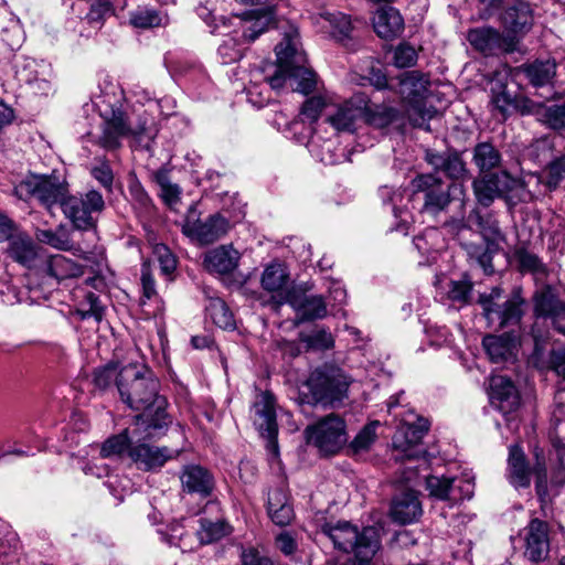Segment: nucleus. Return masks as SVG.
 I'll use <instances>...</instances> for the list:
<instances>
[{
    "label": "nucleus",
    "instance_id": "bf43d9fd",
    "mask_svg": "<svg viewBox=\"0 0 565 565\" xmlns=\"http://www.w3.org/2000/svg\"><path fill=\"white\" fill-rule=\"evenodd\" d=\"M417 58L416 50L408 43H401L394 50V65L399 68L415 65Z\"/></svg>",
    "mask_w": 565,
    "mask_h": 565
},
{
    "label": "nucleus",
    "instance_id": "6ab92c4d",
    "mask_svg": "<svg viewBox=\"0 0 565 565\" xmlns=\"http://www.w3.org/2000/svg\"><path fill=\"white\" fill-rule=\"evenodd\" d=\"M491 113L499 120H505L513 113L530 114L532 102L523 95H513L507 86L501 85L498 89H491Z\"/></svg>",
    "mask_w": 565,
    "mask_h": 565
},
{
    "label": "nucleus",
    "instance_id": "412c9836",
    "mask_svg": "<svg viewBox=\"0 0 565 565\" xmlns=\"http://www.w3.org/2000/svg\"><path fill=\"white\" fill-rule=\"evenodd\" d=\"M146 440H135L129 448V458L138 469L143 471L160 469L168 460L173 458V451L168 447L151 446Z\"/></svg>",
    "mask_w": 565,
    "mask_h": 565
},
{
    "label": "nucleus",
    "instance_id": "2eb2a0df",
    "mask_svg": "<svg viewBox=\"0 0 565 565\" xmlns=\"http://www.w3.org/2000/svg\"><path fill=\"white\" fill-rule=\"evenodd\" d=\"M565 181V154L551 160L542 173L531 174L526 181L529 193L539 199L555 191Z\"/></svg>",
    "mask_w": 565,
    "mask_h": 565
},
{
    "label": "nucleus",
    "instance_id": "f03ea898",
    "mask_svg": "<svg viewBox=\"0 0 565 565\" xmlns=\"http://www.w3.org/2000/svg\"><path fill=\"white\" fill-rule=\"evenodd\" d=\"M298 40V30L291 26L275 47L278 64L275 73L267 76L266 81L273 89H280L288 78L294 79L296 82L294 89L309 95L318 89V75L307 66V57L299 50Z\"/></svg>",
    "mask_w": 565,
    "mask_h": 565
},
{
    "label": "nucleus",
    "instance_id": "dca6fc26",
    "mask_svg": "<svg viewBox=\"0 0 565 565\" xmlns=\"http://www.w3.org/2000/svg\"><path fill=\"white\" fill-rule=\"evenodd\" d=\"M548 523L532 519L524 529V556L537 563L545 559L550 552Z\"/></svg>",
    "mask_w": 565,
    "mask_h": 565
},
{
    "label": "nucleus",
    "instance_id": "bb28decb",
    "mask_svg": "<svg viewBox=\"0 0 565 565\" xmlns=\"http://www.w3.org/2000/svg\"><path fill=\"white\" fill-rule=\"evenodd\" d=\"M482 345L492 362H505L515 356L518 337L511 332L488 334L482 339Z\"/></svg>",
    "mask_w": 565,
    "mask_h": 565
},
{
    "label": "nucleus",
    "instance_id": "6e6552de",
    "mask_svg": "<svg viewBox=\"0 0 565 565\" xmlns=\"http://www.w3.org/2000/svg\"><path fill=\"white\" fill-rule=\"evenodd\" d=\"M128 137L152 138V131L146 121L134 126L122 109L111 108L110 114L104 117L102 134L96 143L107 151H115L121 147L122 139Z\"/></svg>",
    "mask_w": 565,
    "mask_h": 565
},
{
    "label": "nucleus",
    "instance_id": "e433bc0d",
    "mask_svg": "<svg viewBox=\"0 0 565 565\" xmlns=\"http://www.w3.org/2000/svg\"><path fill=\"white\" fill-rule=\"evenodd\" d=\"M508 465L511 483L515 487H529L531 470L520 446H510Z\"/></svg>",
    "mask_w": 565,
    "mask_h": 565
},
{
    "label": "nucleus",
    "instance_id": "a18cd8bd",
    "mask_svg": "<svg viewBox=\"0 0 565 565\" xmlns=\"http://www.w3.org/2000/svg\"><path fill=\"white\" fill-rule=\"evenodd\" d=\"M163 18L160 11L148 7H138L129 13V22L137 29L160 26L163 24Z\"/></svg>",
    "mask_w": 565,
    "mask_h": 565
},
{
    "label": "nucleus",
    "instance_id": "4d7b16f0",
    "mask_svg": "<svg viewBox=\"0 0 565 565\" xmlns=\"http://www.w3.org/2000/svg\"><path fill=\"white\" fill-rule=\"evenodd\" d=\"M82 309L79 313L83 319L95 318L96 321H100L104 316V306L100 303L99 297L94 292H87L84 301L81 303Z\"/></svg>",
    "mask_w": 565,
    "mask_h": 565
},
{
    "label": "nucleus",
    "instance_id": "ddd939ff",
    "mask_svg": "<svg viewBox=\"0 0 565 565\" xmlns=\"http://www.w3.org/2000/svg\"><path fill=\"white\" fill-rule=\"evenodd\" d=\"M275 403V396L271 392L258 393L253 404V422L259 434L268 440V448L277 452L278 425Z\"/></svg>",
    "mask_w": 565,
    "mask_h": 565
},
{
    "label": "nucleus",
    "instance_id": "f704fd0d",
    "mask_svg": "<svg viewBox=\"0 0 565 565\" xmlns=\"http://www.w3.org/2000/svg\"><path fill=\"white\" fill-rule=\"evenodd\" d=\"M321 17L329 23L333 39L342 43L349 51H356L359 49V42L351 34L353 26L347 14L342 12H326Z\"/></svg>",
    "mask_w": 565,
    "mask_h": 565
},
{
    "label": "nucleus",
    "instance_id": "5701e85b",
    "mask_svg": "<svg viewBox=\"0 0 565 565\" xmlns=\"http://www.w3.org/2000/svg\"><path fill=\"white\" fill-rule=\"evenodd\" d=\"M6 242H8L6 253L13 262L26 268L36 266L40 247L29 234L17 227Z\"/></svg>",
    "mask_w": 565,
    "mask_h": 565
},
{
    "label": "nucleus",
    "instance_id": "a19ab883",
    "mask_svg": "<svg viewBox=\"0 0 565 565\" xmlns=\"http://www.w3.org/2000/svg\"><path fill=\"white\" fill-rule=\"evenodd\" d=\"M360 110L350 103H344L327 115L329 122L338 132H353Z\"/></svg>",
    "mask_w": 565,
    "mask_h": 565
},
{
    "label": "nucleus",
    "instance_id": "4468645a",
    "mask_svg": "<svg viewBox=\"0 0 565 565\" xmlns=\"http://www.w3.org/2000/svg\"><path fill=\"white\" fill-rule=\"evenodd\" d=\"M426 489L430 497L456 504L472 497L475 484L465 478L428 476Z\"/></svg>",
    "mask_w": 565,
    "mask_h": 565
},
{
    "label": "nucleus",
    "instance_id": "a878e982",
    "mask_svg": "<svg viewBox=\"0 0 565 565\" xmlns=\"http://www.w3.org/2000/svg\"><path fill=\"white\" fill-rule=\"evenodd\" d=\"M491 403L504 415L515 412L520 406V395L513 382L502 375L490 379Z\"/></svg>",
    "mask_w": 565,
    "mask_h": 565
},
{
    "label": "nucleus",
    "instance_id": "393cba45",
    "mask_svg": "<svg viewBox=\"0 0 565 565\" xmlns=\"http://www.w3.org/2000/svg\"><path fill=\"white\" fill-rule=\"evenodd\" d=\"M241 254L232 244H224L209 249L203 257L204 268L216 275H230L239 264Z\"/></svg>",
    "mask_w": 565,
    "mask_h": 565
},
{
    "label": "nucleus",
    "instance_id": "37998d69",
    "mask_svg": "<svg viewBox=\"0 0 565 565\" xmlns=\"http://www.w3.org/2000/svg\"><path fill=\"white\" fill-rule=\"evenodd\" d=\"M523 72L529 82L535 87L548 85L556 74L554 61H534L523 66Z\"/></svg>",
    "mask_w": 565,
    "mask_h": 565
},
{
    "label": "nucleus",
    "instance_id": "f8f14e48",
    "mask_svg": "<svg viewBox=\"0 0 565 565\" xmlns=\"http://www.w3.org/2000/svg\"><path fill=\"white\" fill-rule=\"evenodd\" d=\"M429 429L428 420L418 418L416 423H402L393 436V447L401 451V459H418L426 450L420 446L423 437Z\"/></svg>",
    "mask_w": 565,
    "mask_h": 565
},
{
    "label": "nucleus",
    "instance_id": "680f3d73",
    "mask_svg": "<svg viewBox=\"0 0 565 565\" xmlns=\"http://www.w3.org/2000/svg\"><path fill=\"white\" fill-rule=\"evenodd\" d=\"M472 285L465 280H452L449 284L448 298L459 305L469 302Z\"/></svg>",
    "mask_w": 565,
    "mask_h": 565
},
{
    "label": "nucleus",
    "instance_id": "0eeeda50",
    "mask_svg": "<svg viewBox=\"0 0 565 565\" xmlns=\"http://www.w3.org/2000/svg\"><path fill=\"white\" fill-rule=\"evenodd\" d=\"M65 178L52 174H31L21 181L15 191L20 198L34 199L47 211L55 205L63 207V202L70 192Z\"/></svg>",
    "mask_w": 565,
    "mask_h": 565
},
{
    "label": "nucleus",
    "instance_id": "aec40b11",
    "mask_svg": "<svg viewBox=\"0 0 565 565\" xmlns=\"http://www.w3.org/2000/svg\"><path fill=\"white\" fill-rule=\"evenodd\" d=\"M278 305L288 303L297 313L300 321L322 319L327 316V305L322 296H307L303 292L287 291Z\"/></svg>",
    "mask_w": 565,
    "mask_h": 565
},
{
    "label": "nucleus",
    "instance_id": "49530a36",
    "mask_svg": "<svg viewBox=\"0 0 565 565\" xmlns=\"http://www.w3.org/2000/svg\"><path fill=\"white\" fill-rule=\"evenodd\" d=\"M200 544H210L218 541L227 534V525L222 521L212 522L206 519L200 520V527L195 532Z\"/></svg>",
    "mask_w": 565,
    "mask_h": 565
},
{
    "label": "nucleus",
    "instance_id": "473e14b6",
    "mask_svg": "<svg viewBox=\"0 0 565 565\" xmlns=\"http://www.w3.org/2000/svg\"><path fill=\"white\" fill-rule=\"evenodd\" d=\"M535 315L550 317L554 328L565 334V302L550 292H542L535 297Z\"/></svg>",
    "mask_w": 565,
    "mask_h": 565
},
{
    "label": "nucleus",
    "instance_id": "9d476101",
    "mask_svg": "<svg viewBox=\"0 0 565 565\" xmlns=\"http://www.w3.org/2000/svg\"><path fill=\"white\" fill-rule=\"evenodd\" d=\"M308 441L321 452L333 455L347 443L344 420L334 414L320 419L316 425L306 429Z\"/></svg>",
    "mask_w": 565,
    "mask_h": 565
},
{
    "label": "nucleus",
    "instance_id": "2f4dec72",
    "mask_svg": "<svg viewBox=\"0 0 565 565\" xmlns=\"http://www.w3.org/2000/svg\"><path fill=\"white\" fill-rule=\"evenodd\" d=\"M467 39L473 49L484 55H494L499 51L508 50L505 47V40L501 33L490 26H482L470 30L468 32Z\"/></svg>",
    "mask_w": 565,
    "mask_h": 565
},
{
    "label": "nucleus",
    "instance_id": "69168bd1",
    "mask_svg": "<svg viewBox=\"0 0 565 565\" xmlns=\"http://www.w3.org/2000/svg\"><path fill=\"white\" fill-rule=\"evenodd\" d=\"M469 254L471 257L476 258L478 264L483 268L484 273L490 275L494 271L492 265V250L489 246H476L471 245Z\"/></svg>",
    "mask_w": 565,
    "mask_h": 565
},
{
    "label": "nucleus",
    "instance_id": "0e129e2a",
    "mask_svg": "<svg viewBox=\"0 0 565 565\" xmlns=\"http://www.w3.org/2000/svg\"><path fill=\"white\" fill-rule=\"evenodd\" d=\"M518 257L522 270L537 275H544L546 273L544 264L535 254L523 250L519 253Z\"/></svg>",
    "mask_w": 565,
    "mask_h": 565
},
{
    "label": "nucleus",
    "instance_id": "ea45409f",
    "mask_svg": "<svg viewBox=\"0 0 565 565\" xmlns=\"http://www.w3.org/2000/svg\"><path fill=\"white\" fill-rule=\"evenodd\" d=\"M472 161L480 173L500 169L502 156L491 142H479L473 148Z\"/></svg>",
    "mask_w": 565,
    "mask_h": 565
},
{
    "label": "nucleus",
    "instance_id": "13d9d810",
    "mask_svg": "<svg viewBox=\"0 0 565 565\" xmlns=\"http://www.w3.org/2000/svg\"><path fill=\"white\" fill-rule=\"evenodd\" d=\"M128 190L129 194L131 195L134 206L140 212L149 213L153 206L152 200L140 184V182L137 180L130 182Z\"/></svg>",
    "mask_w": 565,
    "mask_h": 565
},
{
    "label": "nucleus",
    "instance_id": "1a4fd4ad",
    "mask_svg": "<svg viewBox=\"0 0 565 565\" xmlns=\"http://www.w3.org/2000/svg\"><path fill=\"white\" fill-rule=\"evenodd\" d=\"M105 200L100 192L92 189L83 194L66 196L62 211L73 226L81 231L96 227L94 214H100L105 210Z\"/></svg>",
    "mask_w": 565,
    "mask_h": 565
},
{
    "label": "nucleus",
    "instance_id": "338daca9",
    "mask_svg": "<svg viewBox=\"0 0 565 565\" xmlns=\"http://www.w3.org/2000/svg\"><path fill=\"white\" fill-rule=\"evenodd\" d=\"M141 287L142 297L140 298V306H146L148 300L157 296L156 281L150 273L148 266L143 265L141 268Z\"/></svg>",
    "mask_w": 565,
    "mask_h": 565
},
{
    "label": "nucleus",
    "instance_id": "8fccbe9b",
    "mask_svg": "<svg viewBox=\"0 0 565 565\" xmlns=\"http://www.w3.org/2000/svg\"><path fill=\"white\" fill-rule=\"evenodd\" d=\"M398 111L394 107L376 105L367 107V119L376 127H386L397 118Z\"/></svg>",
    "mask_w": 565,
    "mask_h": 565
},
{
    "label": "nucleus",
    "instance_id": "864d4df0",
    "mask_svg": "<svg viewBox=\"0 0 565 565\" xmlns=\"http://www.w3.org/2000/svg\"><path fill=\"white\" fill-rule=\"evenodd\" d=\"M301 342L306 343L308 349L329 350L334 345L332 334L326 329H319L310 334H301Z\"/></svg>",
    "mask_w": 565,
    "mask_h": 565
},
{
    "label": "nucleus",
    "instance_id": "7ed1b4c3",
    "mask_svg": "<svg viewBox=\"0 0 565 565\" xmlns=\"http://www.w3.org/2000/svg\"><path fill=\"white\" fill-rule=\"evenodd\" d=\"M321 532L333 543L334 548L354 554L352 565H371L381 547L380 531L374 526H365L360 531L349 521H338L324 524Z\"/></svg>",
    "mask_w": 565,
    "mask_h": 565
},
{
    "label": "nucleus",
    "instance_id": "72a5a7b5",
    "mask_svg": "<svg viewBox=\"0 0 565 565\" xmlns=\"http://www.w3.org/2000/svg\"><path fill=\"white\" fill-rule=\"evenodd\" d=\"M267 513L270 520L279 526H286L292 521L294 508L284 488H276L268 492Z\"/></svg>",
    "mask_w": 565,
    "mask_h": 565
},
{
    "label": "nucleus",
    "instance_id": "cd10ccee",
    "mask_svg": "<svg viewBox=\"0 0 565 565\" xmlns=\"http://www.w3.org/2000/svg\"><path fill=\"white\" fill-rule=\"evenodd\" d=\"M422 515L417 492L407 490L396 495L391 505V518L399 524L415 522Z\"/></svg>",
    "mask_w": 565,
    "mask_h": 565
},
{
    "label": "nucleus",
    "instance_id": "774afa93",
    "mask_svg": "<svg viewBox=\"0 0 565 565\" xmlns=\"http://www.w3.org/2000/svg\"><path fill=\"white\" fill-rule=\"evenodd\" d=\"M188 539V534L184 531V527L181 523L175 522L172 523L169 526L168 533H167V542L170 545L179 546L182 550L192 548L190 544L185 542Z\"/></svg>",
    "mask_w": 565,
    "mask_h": 565
},
{
    "label": "nucleus",
    "instance_id": "a211bd4d",
    "mask_svg": "<svg viewBox=\"0 0 565 565\" xmlns=\"http://www.w3.org/2000/svg\"><path fill=\"white\" fill-rule=\"evenodd\" d=\"M510 180L511 177L507 170L480 173L472 183L477 201L483 206H489L495 198L509 190Z\"/></svg>",
    "mask_w": 565,
    "mask_h": 565
},
{
    "label": "nucleus",
    "instance_id": "f3484780",
    "mask_svg": "<svg viewBox=\"0 0 565 565\" xmlns=\"http://www.w3.org/2000/svg\"><path fill=\"white\" fill-rule=\"evenodd\" d=\"M151 433V429L141 428V425L135 422L131 428H126L121 433L110 436L102 444L99 452L100 459L121 456L125 452L129 455V448L135 440L140 441L142 439H153L161 436L152 435Z\"/></svg>",
    "mask_w": 565,
    "mask_h": 565
},
{
    "label": "nucleus",
    "instance_id": "39448f33",
    "mask_svg": "<svg viewBox=\"0 0 565 565\" xmlns=\"http://www.w3.org/2000/svg\"><path fill=\"white\" fill-rule=\"evenodd\" d=\"M503 289L493 287L489 294L479 297L484 318L490 327L500 329L514 328L524 315L525 300L519 289L513 290L510 298L501 301Z\"/></svg>",
    "mask_w": 565,
    "mask_h": 565
},
{
    "label": "nucleus",
    "instance_id": "de8ad7c7",
    "mask_svg": "<svg viewBox=\"0 0 565 565\" xmlns=\"http://www.w3.org/2000/svg\"><path fill=\"white\" fill-rule=\"evenodd\" d=\"M245 20H254V22L244 29L243 39L247 42L255 41L262 33H264L270 23L269 14H259L257 11H248L244 13Z\"/></svg>",
    "mask_w": 565,
    "mask_h": 565
},
{
    "label": "nucleus",
    "instance_id": "423d86ee",
    "mask_svg": "<svg viewBox=\"0 0 565 565\" xmlns=\"http://www.w3.org/2000/svg\"><path fill=\"white\" fill-rule=\"evenodd\" d=\"M430 81L427 74L419 71H408L401 75L398 93L409 104L408 119L414 127L430 130L428 121L436 110L422 105V99L428 90Z\"/></svg>",
    "mask_w": 565,
    "mask_h": 565
},
{
    "label": "nucleus",
    "instance_id": "7c9ffc66",
    "mask_svg": "<svg viewBox=\"0 0 565 565\" xmlns=\"http://www.w3.org/2000/svg\"><path fill=\"white\" fill-rule=\"evenodd\" d=\"M426 161L436 170L444 172L448 178L459 180L468 173L466 163L456 151L426 153Z\"/></svg>",
    "mask_w": 565,
    "mask_h": 565
},
{
    "label": "nucleus",
    "instance_id": "5fc2aeb1",
    "mask_svg": "<svg viewBox=\"0 0 565 565\" xmlns=\"http://www.w3.org/2000/svg\"><path fill=\"white\" fill-rule=\"evenodd\" d=\"M114 13V6L109 0H94L86 20L90 25H102Z\"/></svg>",
    "mask_w": 565,
    "mask_h": 565
},
{
    "label": "nucleus",
    "instance_id": "6e6d98bb",
    "mask_svg": "<svg viewBox=\"0 0 565 565\" xmlns=\"http://www.w3.org/2000/svg\"><path fill=\"white\" fill-rule=\"evenodd\" d=\"M377 423L365 425L351 441L350 447L354 452L366 451L376 439Z\"/></svg>",
    "mask_w": 565,
    "mask_h": 565
},
{
    "label": "nucleus",
    "instance_id": "4be33fe9",
    "mask_svg": "<svg viewBox=\"0 0 565 565\" xmlns=\"http://www.w3.org/2000/svg\"><path fill=\"white\" fill-rule=\"evenodd\" d=\"M231 228L226 217L216 213L210 215L205 221L188 223L184 233L202 245H207L222 238Z\"/></svg>",
    "mask_w": 565,
    "mask_h": 565
},
{
    "label": "nucleus",
    "instance_id": "4c0bfd02",
    "mask_svg": "<svg viewBox=\"0 0 565 565\" xmlns=\"http://www.w3.org/2000/svg\"><path fill=\"white\" fill-rule=\"evenodd\" d=\"M46 273L56 280L77 278L84 274V266L64 255L56 254L46 259Z\"/></svg>",
    "mask_w": 565,
    "mask_h": 565
},
{
    "label": "nucleus",
    "instance_id": "f257e3e1",
    "mask_svg": "<svg viewBox=\"0 0 565 565\" xmlns=\"http://www.w3.org/2000/svg\"><path fill=\"white\" fill-rule=\"evenodd\" d=\"M159 381L151 372L128 364L119 372L117 390L121 401L134 411L142 413L135 416L141 428L151 429L152 435H164L172 419L167 413L168 401L159 395Z\"/></svg>",
    "mask_w": 565,
    "mask_h": 565
},
{
    "label": "nucleus",
    "instance_id": "9b49d317",
    "mask_svg": "<svg viewBox=\"0 0 565 565\" xmlns=\"http://www.w3.org/2000/svg\"><path fill=\"white\" fill-rule=\"evenodd\" d=\"M413 186L416 192L424 194L422 211L431 215L440 213L449 205L451 190L462 192L460 184H446L434 173L418 175L413 180Z\"/></svg>",
    "mask_w": 565,
    "mask_h": 565
},
{
    "label": "nucleus",
    "instance_id": "e2e57ef3",
    "mask_svg": "<svg viewBox=\"0 0 565 565\" xmlns=\"http://www.w3.org/2000/svg\"><path fill=\"white\" fill-rule=\"evenodd\" d=\"M475 218L476 224L486 238L497 239L502 237L499 223L490 214L483 216L480 213L475 212Z\"/></svg>",
    "mask_w": 565,
    "mask_h": 565
},
{
    "label": "nucleus",
    "instance_id": "c9c22d12",
    "mask_svg": "<svg viewBox=\"0 0 565 565\" xmlns=\"http://www.w3.org/2000/svg\"><path fill=\"white\" fill-rule=\"evenodd\" d=\"M35 236L40 243L50 245L55 249L72 252L75 256L85 260L90 258V253L84 252L81 247L75 246L72 238L70 237V234L62 226L56 231L38 230Z\"/></svg>",
    "mask_w": 565,
    "mask_h": 565
},
{
    "label": "nucleus",
    "instance_id": "052dcab7",
    "mask_svg": "<svg viewBox=\"0 0 565 565\" xmlns=\"http://www.w3.org/2000/svg\"><path fill=\"white\" fill-rule=\"evenodd\" d=\"M90 175L108 192H113L114 172L109 163L103 160L90 169Z\"/></svg>",
    "mask_w": 565,
    "mask_h": 565
},
{
    "label": "nucleus",
    "instance_id": "603ef678",
    "mask_svg": "<svg viewBox=\"0 0 565 565\" xmlns=\"http://www.w3.org/2000/svg\"><path fill=\"white\" fill-rule=\"evenodd\" d=\"M120 369L116 364H107L94 371L93 382L96 388L105 391L109 388L113 383L117 385Z\"/></svg>",
    "mask_w": 565,
    "mask_h": 565
},
{
    "label": "nucleus",
    "instance_id": "58836bf2",
    "mask_svg": "<svg viewBox=\"0 0 565 565\" xmlns=\"http://www.w3.org/2000/svg\"><path fill=\"white\" fill-rule=\"evenodd\" d=\"M205 305V313L212 322L223 330H234L235 319L232 310L228 308L226 302L215 296H207Z\"/></svg>",
    "mask_w": 565,
    "mask_h": 565
},
{
    "label": "nucleus",
    "instance_id": "c756f323",
    "mask_svg": "<svg viewBox=\"0 0 565 565\" xmlns=\"http://www.w3.org/2000/svg\"><path fill=\"white\" fill-rule=\"evenodd\" d=\"M375 33L385 40H393L399 36L404 30V19L393 7L380 8L373 19Z\"/></svg>",
    "mask_w": 565,
    "mask_h": 565
},
{
    "label": "nucleus",
    "instance_id": "79ce46f5",
    "mask_svg": "<svg viewBox=\"0 0 565 565\" xmlns=\"http://www.w3.org/2000/svg\"><path fill=\"white\" fill-rule=\"evenodd\" d=\"M288 282V274L285 267L278 263L268 265L263 274L260 284L262 287L268 292H278V300H282L288 290H284Z\"/></svg>",
    "mask_w": 565,
    "mask_h": 565
},
{
    "label": "nucleus",
    "instance_id": "c03bdc74",
    "mask_svg": "<svg viewBox=\"0 0 565 565\" xmlns=\"http://www.w3.org/2000/svg\"><path fill=\"white\" fill-rule=\"evenodd\" d=\"M154 182L160 186V196L163 202L172 207L177 205L181 200V188L172 183L169 177V172L166 169H160L153 173Z\"/></svg>",
    "mask_w": 565,
    "mask_h": 565
},
{
    "label": "nucleus",
    "instance_id": "c85d7f7f",
    "mask_svg": "<svg viewBox=\"0 0 565 565\" xmlns=\"http://www.w3.org/2000/svg\"><path fill=\"white\" fill-rule=\"evenodd\" d=\"M504 28L512 33H525L533 24V11L530 3L515 0L502 13Z\"/></svg>",
    "mask_w": 565,
    "mask_h": 565
},
{
    "label": "nucleus",
    "instance_id": "b1692460",
    "mask_svg": "<svg viewBox=\"0 0 565 565\" xmlns=\"http://www.w3.org/2000/svg\"><path fill=\"white\" fill-rule=\"evenodd\" d=\"M180 482L183 492L198 494L201 498H207L215 488L213 475L206 468L190 463L182 468L180 472Z\"/></svg>",
    "mask_w": 565,
    "mask_h": 565
},
{
    "label": "nucleus",
    "instance_id": "09e8293b",
    "mask_svg": "<svg viewBox=\"0 0 565 565\" xmlns=\"http://www.w3.org/2000/svg\"><path fill=\"white\" fill-rule=\"evenodd\" d=\"M540 120L553 130H565V104L545 106L539 113Z\"/></svg>",
    "mask_w": 565,
    "mask_h": 565
},
{
    "label": "nucleus",
    "instance_id": "20e7f679",
    "mask_svg": "<svg viewBox=\"0 0 565 565\" xmlns=\"http://www.w3.org/2000/svg\"><path fill=\"white\" fill-rule=\"evenodd\" d=\"M353 377L333 364H323L310 372L305 385L315 403L337 407L349 397Z\"/></svg>",
    "mask_w": 565,
    "mask_h": 565
},
{
    "label": "nucleus",
    "instance_id": "3c124183",
    "mask_svg": "<svg viewBox=\"0 0 565 565\" xmlns=\"http://www.w3.org/2000/svg\"><path fill=\"white\" fill-rule=\"evenodd\" d=\"M153 255L159 263L161 274L170 277L177 269V257L164 244H156L153 246Z\"/></svg>",
    "mask_w": 565,
    "mask_h": 565
}]
</instances>
